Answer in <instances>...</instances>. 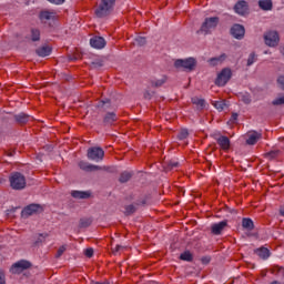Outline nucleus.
Returning <instances> with one entry per match:
<instances>
[{"instance_id":"obj_12","label":"nucleus","mask_w":284,"mask_h":284,"mask_svg":"<svg viewBox=\"0 0 284 284\" xmlns=\"http://www.w3.org/2000/svg\"><path fill=\"white\" fill-rule=\"evenodd\" d=\"M231 34L232 37H234V39H243L245 37V27H243L242 24H234L231 28Z\"/></svg>"},{"instance_id":"obj_21","label":"nucleus","mask_w":284,"mask_h":284,"mask_svg":"<svg viewBox=\"0 0 284 284\" xmlns=\"http://www.w3.org/2000/svg\"><path fill=\"white\" fill-rule=\"evenodd\" d=\"M38 57H50L52 54V48L49 45L41 47L36 50Z\"/></svg>"},{"instance_id":"obj_10","label":"nucleus","mask_w":284,"mask_h":284,"mask_svg":"<svg viewBox=\"0 0 284 284\" xmlns=\"http://www.w3.org/2000/svg\"><path fill=\"white\" fill-rule=\"evenodd\" d=\"M119 121V115L114 111H106L103 115V125H114Z\"/></svg>"},{"instance_id":"obj_45","label":"nucleus","mask_w":284,"mask_h":284,"mask_svg":"<svg viewBox=\"0 0 284 284\" xmlns=\"http://www.w3.org/2000/svg\"><path fill=\"white\" fill-rule=\"evenodd\" d=\"M80 227H90V220H81Z\"/></svg>"},{"instance_id":"obj_39","label":"nucleus","mask_w":284,"mask_h":284,"mask_svg":"<svg viewBox=\"0 0 284 284\" xmlns=\"http://www.w3.org/2000/svg\"><path fill=\"white\" fill-rule=\"evenodd\" d=\"M135 43H138V45H145L146 43L145 37H141V36L136 37Z\"/></svg>"},{"instance_id":"obj_36","label":"nucleus","mask_w":284,"mask_h":284,"mask_svg":"<svg viewBox=\"0 0 284 284\" xmlns=\"http://www.w3.org/2000/svg\"><path fill=\"white\" fill-rule=\"evenodd\" d=\"M187 136H190L187 129H182L178 134V139H180V141H184V139H186Z\"/></svg>"},{"instance_id":"obj_8","label":"nucleus","mask_w":284,"mask_h":284,"mask_svg":"<svg viewBox=\"0 0 284 284\" xmlns=\"http://www.w3.org/2000/svg\"><path fill=\"white\" fill-rule=\"evenodd\" d=\"M264 41L268 45V48H276L281 38L278 37V32L276 31H268L264 34Z\"/></svg>"},{"instance_id":"obj_29","label":"nucleus","mask_w":284,"mask_h":284,"mask_svg":"<svg viewBox=\"0 0 284 284\" xmlns=\"http://www.w3.org/2000/svg\"><path fill=\"white\" fill-rule=\"evenodd\" d=\"M239 100L245 103V105H250V103H252V95H250V93H240Z\"/></svg>"},{"instance_id":"obj_19","label":"nucleus","mask_w":284,"mask_h":284,"mask_svg":"<svg viewBox=\"0 0 284 284\" xmlns=\"http://www.w3.org/2000/svg\"><path fill=\"white\" fill-rule=\"evenodd\" d=\"M30 119H32V116L26 113H19L14 115V121L18 122L20 125H26V123H28Z\"/></svg>"},{"instance_id":"obj_22","label":"nucleus","mask_w":284,"mask_h":284,"mask_svg":"<svg viewBox=\"0 0 284 284\" xmlns=\"http://www.w3.org/2000/svg\"><path fill=\"white\" fill-rule=\"evenodd\" d=\"M90 192L88 191H72L71 196L73 199H90Z\"/></svg>"},{"instance_id":"obj_20","label":"nucleus","mask_w":284,"mask_h":284,"mask_svg":"<svg viewBox=\"0 0 284 284\" xmlns=\"http://www.w3.org/2000/svg\"><path fill=\"white\" fill-rule=\"evenodd\" d=\"M255 253L262 258V261H267V258L271 256L270 251L264 246L256 248Z\"/></svg>"},{"instance_id":"obj_50","label":"nucleus","mask_w":284,"mask_h":284,"mask_svg":"<svg viewBox=\"0 0 284 284\" xmlns=\"http://www.w3.org/2000/svg\"><path fill=\"white\" fill-rule=\"evenodd\" d=\"M231 119H232L233 121H236V119H239V114H237V113H233L232 116H231Z\"/></svg>"},{"instance_id":"obj_32","label":"nucleus","mask_w":284,"mask_h":284,"mask_svg":"<svg viewBox=\"0 0 284 284\" xmlns=\"http://www.w3.org/2000/svg\"><path fill=\"white\" fill-rule=\"evenodd\" d=\"M134 212H136V206H134V204H129L124 207V214L126 216H130V214H134Z\"/></svg>"},{"instance_id":"obj_18","label":"nucleus","mask_w":284,"mask_h":284,"mask_svg":"<svg viewBox=\"0 0 284 284\" xmlns=\"http://www.w3.org/2000/svg\"><path fill=\"white\" fill-rule=\"evenodd\" d=\"M262 134L256 131H252L248 133V138L246 140L247 145H256L258 143V140L261 139Z\"/></svg>"},{"instance_id":"obj_35","label":"nucleus","mask_w":284,"mask_h":284,"mask_svg":"<svg viewBox=\"0 0 284 284\" xmlns=\"http://www.w3.org/2000/svg\"><path fill=\"white\" fill-rule=\"evenodd\" d=\"M176 168H179V162L178 161H174V160H171L166 163V170L170 171V170H176Z\"/></svg>"},{"instance_id":"obj_53","label":"nucleus","mask_w":284,"mask_h":284,"mask_svg":"<svg viewBox=\"0 0 284 284\" xmlns=\"http://www.w3.org/2000/svg\"><path fill=\"white\" fill-rule=\"evenodd\" d=\"M264 54H267V51H265Z\"/></svg>"},{"instance_id":"obj_25","label":"nucleus","mask_w":284,"mask_h":284,"mask_svg":"<svg viewBox=\"0 0 284 284\" xmlns=\"http://www.w3.org/2000/svg\"><path fill=\"white\" fill-rule=\"evenodd\" d=\"M180 261H186V263H192L194 261V255L190 251H185L180 255Z\"/></svg>"},{"instance_id":"obj_14","label":"nucleus","mask_w":284,"mask_h":284,"mask_svg":"<svg viewBox=\"0 0 284 284\" xmlns=\"http://www.w3.org/2000/svg\"><path fill=\"white\" fill-rule=\"evenodd\" d=\"M95 108H98V110H100V112H110L111 110L114 109V106L112 105V100H110V99H104V100L98 102Z\"/></svg>"},{"instance_id":"obj_7","label":"nucleus","mask_w":284,"mask_h":284,"mask_svg":"<svg viewBox=\"0 0 284 284\" xmlns=\"http://www.w3.org/2000/svg\"><path fill=\"white\" fill-rule=\"evenodd\" d=\"M232 79V69L225 68L223 69L219 74L215 80V83L220 87L223 88L224 85H227V82Z\"/></svg>"},{"instance_id":"obj_6","label":"nucleus","mask_w":284,"mask_h":284,"mask_svg":"<svg viewBox=\"0 0 284 284\" xmlns=\"http://www.w3.org/2000/svg\"><path fill=\"white\" fill-rule=\"evenodd\" d=\"M87 156L90 161H95V163H99V161H103V158L105 156V151H103L99 146H93L88 149Z\"/></svg>"},{"instance_id":"obj_44","label":"nucleus","mask_w":284,"mask_h":284,"mask_svg":"<svg viewBox=\"0 0 284 284\" xmlns=\"http://www.w3.org/2000/svg\"><path fill=\"white\" fill-rule=\"evenodd\" d=\"M65 252V246H60L57 252V258H60V256H63V253Z\"/></svg>"},{"instance_id":"obj_31","label":"nucleus","mask_w":284,"mask_h":284,"mask_svg":"<svg viewBox=\"0 0 284 284\" xmlns=\"http://www.w3.org/2000/svg\"><path fill=\"white\" fill-rule=\"evenodd\" d=\"M130 179H132V173L124 171L121 173L119 181L120 183H128Z\"/></svg>"},{"instance_id":"obj_4","label":"nucleus","mask_w":284,"mask_h":284,"mask_svg":"<svg viewBox=\"0 0 284 284\" xmlns=\"http://www.w3.org/2000/svg\"><path fill=\"white\" fill-rule=\"evenodd\" d=\"M175 68L178 70H187L189 72H192L194 68H196V59L194 58H187V59H179L174 62Z\"/></svg>"},{"instance_id":"obj_2","label":"nucleus","mask_w":284,"mask_h":284,"mask_svg":"<svg viewBox=\"0 0 284 284\" xmlns=\"http://www.w3.org/2000/svg\"><path fill=\"white\" fill-rule=\"evenodd\" d=\"M219 21V17L205 18L204 22L201 26V29L197 32H202V34H212V30H216Z\"/></svg>"},{"instance_id":"obj_38","label":"nucleus","mask_w":284,"mask_h":284,"mask_svg":"<svg viewBox=\"0 0 284 284\" xmlns=\"http://www.w3.org/2000/svg\"><path fill=\"white\" fill-rule=\"evenodd\" d=\"M84 256H87L88 258H92V256H94V248L92 247L85 248Z\"/></svg>"},{"instance_id":"obj_9","label":"nucleus","mask_w":284,"mask_h":284,"mask_svg":"<svg viewBox=\"0 0 284 284\" xmlns=\"http://www.w3.org/2000/svg\"><path fill=\"white\" fill-rule=\"evenodd\" d=\"M32 264L29 261L21 260L11 266L12 274H21L23 270H30Z\"/></svg>"},{"instance_id":"obj_40","label":"nucleus","mask_w":284,"mask_h":284,"mask_svg":"<svg viewBox=\"0 0 284 284\" xmlns=\"http://www.w3.org/2000/svg\"><path fill=\"white\" fill-rule=\"evenodd\" d=\"M272 104L273 105H284V95L273 100Z\"/></svg>"},{"instance_id":"obj_30","label":"nucleus","mask_w":284,"mask_h":284,"mask_svg":"<svg viewBox=\"0 0 284 284\" xmlns=\"http://www.w3.org/2000/svg\"><path fill=\"white\" fill-rule=\"evenodd\" d=\"M41 40V31L39 29H31V41H40Z\"/></svg>"},{"instance_id":"obj_15","label":"nucleus","mask_w":284,"mask_h":284,"mask_svg":"<svg viewBox=\"0 0 284 284\" xmlns=\"http://www.w3.org/2000/svg\"><path fill=\"white\" fill-rule=\"evenodd\" d=\"M79 168H80V170H83L84 172H97L99 170H104V168H102V166L90 164V162H85V161H80Z\"/></svg>"},{"instance_id":"obj_49","label":"nucleus","mask_w":284,"mask_h":284,"mask_svg":"<svg viewBox=\"0 0 284 284\" xmlns=\"http://www.w3.org/2000/svg\"><path fill=\"white\" fill-rule=\"evenodd\" d=\"M144 99H148V100L152 99V93H150V91H145Z\"/></svg>"},{"instance_id":"obj_11","label":"nucleus","mask_w":284,"mask_h":284,"mask_svg":"<svg viewBox=\"0 0 284 284\" xmlns=\"http://www.w3.org/2000/svg\"><path fill=\"white\" fill-rule=\"evenodd\" d=\"M106 41L103 37L95 36L90 39V45L91 48H94L95 50H103L106 45Z\"/></svg>"},{"instance_id":"obj_48","label":"nucleus","mask_w":284,"mask_h":284,"mask_svg":"<svg viewBox=\"0 0 284 284\" xmlns=\"http://www.w3.org/2000/svg\"><path fill=\"white\" fill-rule=\"evenodd\" d=\"M0 284H6V275L3 274V271L0 270Z\"/></svg>"},{"instance_id":"obj_34","label":"nucleus","mask_w":284,"mask_h":284,"mask_svg":"<svg viewBox=\"0 0 284 284\" xmlns=\"http://www.w3.org/2000/svg\"><path fill=\"white\" fill-rule=\"evenodd\" d=\"M40 19H41V21H50V19H52V12H50V11H42L40 13Z\"/></svg>"},{"instance_id":"obj_23","label":"nucleus","mask_w":284,"mask_h":284,"mask_svg":"<svg viewBox=\"0 0 284 284\" xmlns=\"http://www.w3.org/2000/svg\"><path fill=\"white\" fill-rule=\"evenodd\" d=\"M192 103L197 110H205V101L199 97L192 98Z\"/></svg>"},{"instance_id":"obj_37","label":"nucleus","mask_w":284,"mask_h":284,"mask_svg":"<svg viewBox=\"0 0 284 284\" xmlns=\"http://www.w3.org/2000/svg\"><path fill=\"white\" fill-rule=\"evenodd\" d=\"M214 108H216V110H225V101H216L214 102Z\"/></svg>"},{"instance_id":"obj_47","label":"nucleus","mask_w":284,"mask_h":284,"mask_svg":"<svg viewBox=\"0 0 284 284\" xmlns=\"http://www.w3.org/2000/svg\"><path fill=\"white\" fill-rule=\"evenodd\" d=\"M277 83H278V85H281V87L283 88V90H284V75H280V77L277 78Z\"/></svg>"},{"instance_id":"obj_27","label":"nucleus","mask_w":284,"mask_h":284,"mask_svg":"<svg viewBox=\"0 0 284 284\" xmlns=\"http://www.w3.org/2000/svg\"><path fill=\"white\" fill-rule=\"evenodd\" d=\"M225 59H227V55H225V53L221 54L220 57L216 58H211L209 60V63L211 65H219V63H222V61H225Z\"/></svg>"},{"instance_id":"obj_3","label":"nucleus","mask_w":284,"mask_h":284,"mask_svg":"<svg viewBox=\"0 0 284 284\" xmlns=\"http://www.w3.org/2000/svg\"><path fill=\"white\" fill-rule=\"evenodd\" d=\"M211 136L212 139H214V141H216L220 150H223V152H229L230 148H232V142L230 141V138L221 134V132H213Z\"/></svg>"},{"instance_id":"obj_41","label":"nucleus","mask_w":284,"mask_h":284,"mask_svg":"<svg viewBox=\"0 0 284 284\" xmlns=\"http://www.w3.org/2000/svg\"><path fill=\"white\" fill-rule=\"evenodd\" d=\"M276 156H278V150H274V151L266 153L267 159H276Z\"/></svg>"},{"instance_id":"obj_17","label":"nucleus","mask_w":284,"mask_h":284,"mask_svg":"<svg viewBox=\"0 0 284 284\" xmlns=\"http://www.w3.org/2000/svg\"><path fill=\"white\" fill-rule=\"evenodd\" d=\"M234 11L236 14L244 17V14H247V2L245 0L237 1L234 6Z\"/></svg>"},{"instance_id":"obj_24","label":"nucleus","mask_w":284,"mask_h":284,"mask_svg":"<svg viewBox=\"0 0 284 284\" xmlns=\"http://www.w3.org/2000/svg\"><path fill=\"white\" fill-rule=\"evenodd\" d=\"M242 227H244V230H248V232H252V230H254V221H252L250 217H244L242 220Z\"/></svg>"},{"instance_id":"obj_28","label":"nucleus","mask_w":284,"mask_h":284,"mask_svg":"<svg viewBox=\"0 0 284 284\" xmlns=\"http://www.w3.org/2000/svg\"><path fill=\"white\" fill-rule=\"evenodd\" d=\"M166 81H168V77L162 75L158 80H152L151 85H152V88H161Z\"/></svg>"},{"instance_id":"obj_42","label":"nucleus","mask_w":284,"mask_h":284,"mask_svg":"<svg viewBox=\"0 0 284 284\" xmlns=\"http://www.w3.org/2000/svg\"><path fill=\"white\" fill-rule=\"evenodd\" d=\"M48 239V234H40L38 240L36 241V245H39V243H43Z\"/></svg>"},{"instance_id":"obj_33","label":"nucleus","mask_w":284,"mask_h":284,"mask_svg":"<svg viewBox=\"0 0 284 284\" xmlns=\"http://www.w3.org/2000/svg\"><path fill=\"white\" fill-rule=\"evenodd\" d=\"M256 61H258L256 53H254V52L250 53L248 59H247V67L250 68V65H254V63H256Z\"/></svg>"},{"instance_id":"obj_16","label":"nucleus","mask_w":284,"mask_h":284,"mask_svg":"<svg viewBox=\"0 0 284 284\" xmlns=\"http://www.w3.org/2000/svg\"><path fill=\"white\" fill-rule=\"evenodd\" d=\"M226 225H227V220L212 224V226H211L212 234H214L215 236L221 235L222 232L225 230Z\"/></svg>"},{"instance_id":"obj_43","label":"nucleus","mask_w":284,"mask_h":284,"mask_svg":"<svg viewBox=\"0 0 284 284\" xmlns=\"http://www.w3.org/2000/svg\"><path fill=\"white\" fill-rule=\"evenodd\" d=\"M123 250H126L123 245H116L114 248H112L113 254H118L119 252H123Z\"/></svg>"},{"instance_id":"obj_52","label":"nucleus","mask_w":284,"mask_h":284,"mask_svg":"<svg viewBox=\"0 0 284 284\" xmlns=\"http://www.w3.org/2000/svg\"><path fill=\"white\" fill-rule=\"evenodd\" d=\"M280 214H281L282 216H284V206H281V209H280Z\"/></svg>"},{"instance_id":"obj_26","label":"nucleus","mask_w":284,"mask_h":284,"mask_svg":"<svg viewBox=\"0 0 284 284\" xmlns=\"http://www.w3.org/2000/svg\"><path fill=\"white\" fill-rule=\"evenodd\" d=\"M272 0H260L258 1V7L261 8V10H272Z\"/></svg>"},{"instance_id":"obj_51","label":"nucleus","mask_w":284,"mask_h":284,"mask_svg":"<svg viewBox=\"0 0 284 284\" xmlns=\"http://www.w3.org/2000/svg\"><path fill=\"white\" fill-rule=\"evenodd\" d=\"M90 284H110V282H94V281H92Z\"/></svg>"},{"instance_id":"obj_46","label":"nucleus","mask_w":284,"mask_h":284,"mask_svg":"<svg viewBox=\"0 0 284 284\" xmlns=\"http://www.w3.org/2000/svg\"><path fill=\"white\" fill-rule=\"evenodd\" d=\"M49 3H54L55 6H61L65 3V0H48Z\"/></svg>"},{"instance_id":"obj_5","label":"nucleus","mask_w":284,"mask_h":284,"mask_svg":"<svg viewBox=\"0 0 284 284\" xmlns=\"http://www.w3.org/2000/svg\"><path fill=\"white\" fill-rule=\"evenodd\" d=\"M10 185L12 190H23L26 187V176L19 172L11 174Z\"/></svg>"},{"instance_id":"obj_13","label":"nucleus","mask_w":284,"mask_h":284,"mask_svg":"<svg viewBox=\"0 0 284 284\" xmlns=\"http://www.w3.org/2000/svg\"><path fill=\"white\" fill-rule=\"evenodd\" d=\"M41 210H43L41 205L30 204L22 210V216L24 217L32 216V214H37V212H41Z\"/></svg>"},{"instance_id":"obj_1","label":"nucleus","mask_w":284,"mask_h":284,"mask_svg":"<svg viewBox=\"0 0 284 284\" xmlns=\"http://www.w3.org/2000/svg\"><path fill=\"white\" fill-rule=\"evenodd\" d=\"M116 4V0H101L98 8L95 9V16L99 19H103V17H108L110 12L114 10V6Z\"/></svg>"}]
</instances>
